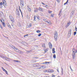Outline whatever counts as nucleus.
I'll return each mask as SVG.
<instances>
[{
	"label": "nucleus",
	"mask_w": 77,
	"mask_h": 77,
	"mask_svg": "<svg viewBox=\"0 0 77 77\" xmlns=\"http://www.w3.org/2000/svg\"><path fill=\"white\" fill-rule=\"evenodd\" d=\"M9 46L12 48L14 49V50H18V51H17V52L19 53H20V54H23V52L22 51L18 49V48L15 47L14 46L12 45H10Z\"/></svg>",
	"instance_id": "nucleus-1"
},
{
	"label": "nucleus",
	"mask_w": 77,
	"mask_h": 77,
	"mask_svg": "<svg viewBox=\"0 0 77 77\" xmlns=\"http://www.w3.org/2000/svg\"><path fill=\"white\" fill-rule=\"evenodd\" d=\"M54 35L55 40V41H57V36L58 35V34H57V32L56 31H55L54 32Z\"/></svg>",
	"instance_id": "nucleus-2"
},
{
	"label": "nucleus",
	"mask_w": 77,
	"mask_h": 77,
	"mask_svg": "<svg viewBox=\"0 0 77 77\" xmlns=\"http://www.w3.org/2000/svg\"><path fill=\"white\" fill-rule=\"evenodd\" d=\"M9 18L10 20H11V21H12V23H14V17H12V16L10 15L9 16Z\"/></svg>",
	"instance_id": "nucleus-3"
},
{
	"label": "nucleus",
	"mask_w": 77,
	"mask_h": 77,
	"mask_svg": "<svg viewBox=\"0 0 77 77\" xmlns=\"http://www.w3.org/2000/svg\"><path fill=\"white\" fill-rule=\"evenodd\" d=\"M20 0V5L21 7L23 8L24 7V1L21 0Z\"/></svg>",
	"instance_id": "nucleus-4"
},
{
	"label": "nucleus",
	"mask_w": 77,
	"mask_h": 77,
	"mask_svg": "<svg viewBox=\"0 0 77 77\" xmlns=\"http://www.w3.org/2000/svg\"><path fill=\"white\" fill-rule=\"evenodd\" d=\"M3 21H4V20L3 19H2H2H0V21L1 22V23H2V25L4 27H5L6 26V24H5V23L4 22H3Z\"/></svg>",
	"instance_id": "nucleus-5"
},
{
	"label": "nucleus",
	"mask_w": 77,
	"mask_h": 77,
	"mask_svg": "<svg viewBox=\"0 0 77 77\" xmlns=\"http://www.w3.org/2000/svg\"><path fill=\"white\" fill-rule=\"evenodd\" d=\"M71 23L70 21L68 22L67 23V25L65 26V27L66 28H67V27H69V25H70V24H71Z\"/></svg>",
	"instance_id": "nucleus-6"
},
{
	"label": "nucleus",
	"mask_w": 77,
	"mask_h": 77,
	"mask_svg": "<svg viewBox=\"0 0 77 77\" xmlns=\"http://www.w3.org/2000/svg\"><path fill=\"white\" fill-rule=\"evenodd\" d=\"M16 13L17 15L18 16H19L20 15V11H18V9L16 8Z\"/></svg>",
	"instance_id": "nucleus-7"
},
{
	"label": "nucleus",
	"mask_w": 77,
	"mask_h": 77,
	"mask_svg": "<svg viewBox=\"0 0 77 77\" xmlns=\"http://www.w3.org/2000/svg\"><path fill=\"white\" fill-rule=\"evenodd\" d=\"M3 4H4L3 5L4 6H6V1L5 0H3Z\"/></svg>",
	"instance_id": "nucleus-8"
},
{
	"label": "nucleus",
	"mask_w": 77,
	"mask_h": 77,
	"mask_svg": "<svg viewBox=\"0 0 77 77\" xmlns=\"http://www.w3.org/2000/svg\"><path fill=\"white\" fill-rule=\"evenodd\" d=\"M49 47L50 49H52V48L53 47V46H52V44L51 42L49 43Z\"/></svg>",
	"instance_id": "nucleus-9"
},
{
	"label": "nucleus",
	"mask_w": 77,
	"mask_h": 77,
	"mask_svg": "<svg viewBox=\"0 0 77 77\" xmlns=\"http://www.w3.org/2000/svg\"><path fill=\"white\" fill-rule=\"evenodd\" d=\"M75 54L73 53L72 54V58H73V59H75Z\"/></svg>",
	"instance_id": "nucleus-10"
},
{
	"label": "nucleus",
	"mask_w": 77,
	"mask_h": 77,
	"mask_svg": "<svg viewBox=\"0 0 77 77\" xmlns=\"http://www.w3.org/2000/svg\"><path fill=\"white\" fill-rule=\"evenodd\" d=\"M72 30L71 29H70L69 30L68 33V35H69V36H70L71 35V31Z\"/></svg>",
	"instance_id": "nucleus-11"
},
{
	"label": "nucleus",
	"mask_w": 77,
	"mask_h": 77,
	"mask_svg": "<svg viewBox=\"0 0 77 77\" xmlns=\"http://www.w3.org/2000/svg\"><path fill=\"white\" fill-rule=\"evenodd\" d=\"M74 14V11H72L71 12V14L70 15V17H72L73 16V14Z\"/></svg>",
	"instance_id": "nucleus-12"
},
{
	"label": "nucleus",
	"mask_w": 77,
	"mask_h": 77,
	"mask_svg": "<svg viewBox=\"0 0 77 77\" xmlns=\"http://www.w3.org/2000/svg\"><path fill=\"white\" fill-rule=\"evenodd\" d=\"M27 9L28 10V11L29 12H31V9H30V8H29V6H27Z\"/></svg>",
	"instance_id": "nucleus-13"
},
{
	"label": "nucleus",
	"mask_w": 77,
	"mask_h": 77,
	"mask_svg": "<svg viewBox=\"0 0 77 77\" xmlns=\"http://www.w3.org/2000/svg\"><path fill=\"white\" fill-rule=\"evenodd\" d=\"M38 10L39 11H41V12H42L43 11V9H42L41 7H39L38 8Z\"/></svg>",
	"instance_id": "nucleus-14"
},
{
	"label": "nucleus",
	"mask_w": 77,
	"mask_h": 77,
	"mask_svg": "<svg viewBox=\"0 0 77 77\" xmlns=\"http://www.w3.org/2000/svg\"><path fill=\"white\" fill-rule=\"evenodd\" d=\"M7 24L8 27H9V28H10V29H12V28L11 27V25H10V24H9V23H8Z\"/></svg>",
	"instance_id": "nucleus-15"
},
{
	"label": "nucleus",
	"mask_w": 77,
	"mask_h": 77,
	"mask_svg": "<svg viewBox=\"0 0 77 77\" xmlns=\"http://www.w3.org/2000/svg\"><path fill=\"white\" fill-rule=\"evenodd\" d=\"M38 11V9L36 8L34 11V12H37Z\"/></svg>",
	"instance_id": "nucleus-16"
},
{
	"label": "nucleus",
	"mask_w": 77,
	"mask_h": 77,
	"mask_svg": "<svg viewBox=\"0 0 77 77\" xmlns=\"http://www.w3.org/2000/svg\"><path fill=\"white\" fill-rule=\"evenodd\" d=\"M30 52H32V50H31L26 51V53H30Z\"/></svg>",
	"instance_id": "nucleus-17"
},
{
	"label": "nucleus",
	"mask_w": 77,
	"mask_h": 77,
	"mask_svg": "<svg viewBox=\"0 0 77 77\" xmlns=\"http://www.w3.org/2000/svg\"><path fill=\"white\" fill-rule=\"evenodd\" d=\"M42 47H44V48H45V44H42Z\"/></svg>",
	"instance_id": "nucleus-18"
},
{
	"label": "nucleus",
	"mask_w": 77,
	"mask_h": 77,
	"mask_svg": "<svg viewBox=\"0 0 77 77\" xmlns=\"http://www.w3.org/2000/svg\"><path fill=\"white\" fill-rule=\"evenodd\" d=\"M14 62H18V63L20 62V61L18 60H14Z\"/></svg>",
	"instance_id": "nucleus-19"
},
{
	"label": "nucleus",
	"mask_w": 77,
	"mask_h": 77,
	"mask_svg": "<svg viewBox=\"0 0 77 77\" xmlns=\"http://www.w3.org/2000/svg\"><path fill=\"white\" fill-rule=\"evenodd\" d=\"M11 59L10 58H8L7 60V61H11Z\"/></svg>",
	"instance_id": "nucleus-20"
},
{
	"label": "nucleus",
	"mask_w": 77,
	"mask_h": 77,
	"mask_svg": "<svg viewBox=\"0 0 77 77\" xmlns=\"http://www.w3.org/2000/svg\"><path fill=\"white\" fill-rule=\"evenodd\" d=\"M4 59H5L6 60H7L8 59V57H5L4 58Z\"/></svg>",
	"instance_id": "nucleus-21"
},
{
	"label": "nucleus",
	"mask_w": 77,
	"mask_h": 77,
	"mask_svg": "<svg viewBox=\"0 0 77 77\" xmlns=\"http://www.w3.org/2000/svg\"><path fill=\"white\" fill-rule=\"evenodd\" d=\"M54 59H56V55L54 54L53 56Z\"/></svg>",
	"instance_id": "nucleus-22"
},
{
	"label": "nucleus",
	"mask_w": 77,
	"mask_h": 77,
	"mask_svg": "<svg viewBox=\"0 0 77 77\" xmlns=\"http://www.w3.org/2000/svg\"><path fill=\"white\" fill-rule=\"evenodd\" d=\"M0 14L1 15V17H2V16L3 15V13L2 12L0 13Z\"/></svg>",
	"instance_id": "nucleus-23"
},
{
	"label": "nucleus",
	"mask_w": 77,
	"mask_h": 77,
	"mask_svg": "<svg viewBox=\"0 0 77 77\" xmlns=\"http://www.w3.org/2000/svg\"><path fill=\"white\" fill-rule=\"evenodd\" d=\"M0 57H2V59H4L5 58V57H3V56L2 55H0Z\"/></svg>",
	"instance_id": "nucleus-24"
},
{
	"label": "nucleus",
	"mask_w": 77,
	"mask_h": 77,
	"mask_svg": "<svg viewBox=\"0 0 77 77\" xmlns=\"http://www.w3.org/2000/svg\"><path fill=\"white\" fill-rule=\"evenodd\" d=\"M2 68L3 70V71H5L6 70V69H5L4 68H3V67H2Z\"/></svg>",
	"instance_id": "nucleus-25"
},
{
	"label": "nucleus",
	"mask_w": 77,
	"mask_h": 77,
	"mask_svg": "<svg viewBox=\"0 0 77 77\" xmlns=\"http://www.w3.org/2000/svg\"><path fill=\"white\" fill-rule=\"evenodd\" d=\"M28 27H32V23H30Z\"/></svg>",
	"instance_id": "nucleus-26"
},
{
	"label": "nucleus",
	"mask_w": 77,
	"mask_h": 77,
	"mask_svg": "<svg viewBox=\"0 0 77 77\" xmlns=\"http://www.w3.org/2000/svg\"><path fill=\"white\" fill-rule=\"evenodd\" d=\"M44 72H48V70H45L44 71Z\"/></svg>",
	"instance_id": "nucleus-27"
},
{
	"label": "nucleus",
	"mask_w": 77,
	"mask_h": 77,
	"mask_svg": "<svg viewBox=\"0 0 77 77\" xmlns=\"http://www.w3.org/2000/svg\"><path fill=\"white\" fill-rule=\"evenodd\" d=\"M75 31H76V32H77V28L76 26H75Z\"/></svg>",
	"instance_id": "nucleus-28"
},
{
	"label": "nucleus",
	"mask_w": 77,
	"mask_h": 77,
	"mask_svg": "<svg viewBox=\"0 0 77 77\" xmlns=\"http://www.w3.org/2000/svg\"><path fill=\"white\" fill-rule=\"evenodd\" d=\"M36 17L37 19L38 20H39V16H36Z\"/></svg>",
	"instance_id": "nucleus-29"
},
{
	"label": "nucleus",
	"mask_w": 77,
	"mask_h": 77,
	"mask_svg": "<svg viewBox=\"0 0 77 77\" xmlns=\"http://www.w3.org/2000/svg\"><path fill=\"white\" fill-rule=\"evenodd\" d=\"M43 21H44L45 22H46V23H48V21H47L45 19H44Z\"/></svg>",
	"instance_id": "nucleus-30"
},
{
	"label": "nucleus",
	"mask_w": 77,
	"mask_h": 77,
	"mask_svg": "<svg viewBox=\"0 0 77 77\" xmlns=\"http://www.w3.org/2000/svg\"><path fill=\"white\" fill-rule=\"evenodd\" d=\"M68 1H67L64 4V5H66V4L67 3H68Z\"/></svg>",
	"instance_id": "nucleus-31"
},
{
	"label": "nucleus",
	"mask_w": 77,
	"mask_h": 77,
	"mask_svg": "<svg viewBox=\"0 0 77 77\" xmlns=\"http://www.w3.org/2000/svg\"><path fill=\"white\" fill-rule=\"evenodd\" d=\"M38 36H41V33H39L38 35Z\"/></svg>",
	"instance_id": "nucleus-32"
},
{
	"label": "nucleus",
	"mask_w": 77,
	"mask_h": 77,
	"mask_svg": "<svg viewBox=\"0 0 77 77\" xmlns=\"http://www.w3.org/2000/svg\"><path fill=\"white\" fill-rule=\"evenodd\" d=\"M34 21H36V20H36V16H34Z\"/></svg>",
	"instance_id": "nucleus-33"
},
{
	"label": "nucleus",
	"mask_w": 77,
	"mask_h": 77,
	"mask_svg": "<svg viewBox=\"0 0 77 77\" xmlns=\"http://www.w3.org/2000/svg\"><path fill=\"white\" fill-rule=\"evenodd\" d=\"M36 32L37 33H39L40 32H41V31L39 30H38L36 31Z\"/></svg>",
	"instance_id": "nucleus-34"
},
{
	"label": "nucleus",
	"mask_w": 77,
	"mask_h": 77,
	"mask_svg": "<svg viewBox=\"0 0 77 77\" xmlns=\"http://www.w3.org/2000/svg\"><path fill=\"white\" fill-rule=\"evenodd\" d=\"M51 72H54V70L53 69H51Z\"/></svg>",
	"instance_id": "nucleus-35"
},
{
	"label": "nucleus",
	"mask_w": 77,
	"mask_h": 77,
	"mask_svg": "<svg viewBox=\"0 0 77 77\" xmlns=\"http://www.w3.org/2000/svg\"><path fill=\"white\" fill-rule=\"evenodd\" d=\"M57 3H60V0H56Z\"/></svg>",
	"instance_id": "nucleus-36"
},
{
	"label": "nucleus",
	"mask_w": 77,
	"mask_h": 77,
	"mask_svg": "<svg viewBox=\"0 0 77 77\" xmlns=\"http://www.w3.org/2000/svg\"><path fill=\"white\" fill-rule=\"evenodd\" d=\"M5 73L6 74H7V75H8V71H7L6 70V71H5Z\"/></svg>",
	"instance_id": "nucleus-37"
},
{
	"label": "nucleus",
	"mask_w": 77,
	"mask_h": 77,
	"mask_svg": "<svg viewBox=\"0 0 77 77\" xmlns=\"http://www.w3.org/2000/svg\"><path fill=\"white\" fill-rule=\"evenodd\" d=\"M50 63V62H46V64H48L49 63Z\"/></svg>",
	"instance_id": "nucleus-38"
},
{
	"label": "nucleus",
	"mask_w": 77,
	"mask_h": 77,
	"mask_svg": "<svg viewBox=\"0 0 77 77\" xmlns=\"http://www.w3.org/2000/svg\"><path fill=\"white\" fill-rule=\"evenodd\" d=\"M76 33H77V32H76V31L75 32H74V35H76Z\"/></svg>",
	"instance_id": "nucleus-39"
},
{
	"label": "nucleus",
	"mask_w": 77,
	"mask_h": 77,
	"mask_svg": "<svg viewBox=\"0 0 77 77\" xmlns=\"http://www.w3.org/2000/svg\"><path fill=\"white\" fill-rule=\"evenodd\" d=\"M53 16H54V14H51V17H53Z\"/></svg>",
	"instance_id": "nucleus-40"
},
{
	"label": "nucleus",
	"mask_w": 77,
	"mask_h": 77,
	"mask_svg": "<svg viewBox=\"0 0 77 77\" xmlns=\"http://www.w3.org/2000/svg\"><path fill=\"white\" fill-rule=\"evenodd\" d=\"M3 3L2 2H1L0 3V6H2V5H3Z\"/></svg>",
	"instance_id": "nucleus-41"
},
{
	"label": "nucleus",
	"mask_w": 77,
	"mask_h": 77,
	"mask_svg": "<svg viewBox=\"0 0 77 77\" xmlns=\"http://www.w3.org/2000/svg\"><path fill=\"white\" fill-rule=\"evenodd\" d=\"M51 12H52L51 11H48V13H49V14H51Z\"/></svg>",
	"instance_id": "nucleus-42"
},
{
	"label": "nucleus",
	"mask_w": 77,
	"mask_h": 77,
	"mask_svg": "<svg viewBox=\"0 0 77 77\" xmlns=\"http://www.w3.org/2000/svg\"><path fill=\"white\" fill-rule=\"evenodd\" d=\"M61 71H62V72L63 71V68H62V67H61Z\"/></svg>",
	"instance_id": "nucleus-43"
},
{
	"label": "nucleus",
	"mask_w": 77,
	"mask_h": 77,
	"mask_svg": "<svg viewBox=\"0 0 77 77\" xmlns=\"http://www.w3.org/2000/svg\"><path fill=\"white\" fill-rule=\"evenodd\" d=\"M48 72H51V69H48Z\"/></svg>",
	"instance_id": "nucleus-44"
},
{
	"label": "nucleus",
	"mask_w": 77,
	"mask_h": 77,
	"mask_svg": "<svg viewBox=\"0 0 77 77\" xmlns=\"http://www.w3.org/2000/svg\"><path fill=\"white\" fill-rule=\"evenodd\" d=\"M55 49L54 48H53L52 49V51H55Z\"/></svg>",
	"instance_id": "nucleus-45"
},
{
	"label": "nucleus",
	"mask_w": 77,
	"mask_h": 77,
	"mask_svg": "<svg viewBox=\"0 0 77 77\" xmlns=\"http://www.w3.org/2000/svg\"><path fill=\"white\" fill-rule=\"evenodd\" d=\"M0 27L2 29H3V28H2L3 27H2V26L1 25H0Z\"/></svg>",
	"instance_id": "nucleus-46"
},
{
	"label": "nucleus",
	"mask_w": 77,
	"mask_h": 77,
	"mask_svg": "<svg viewBox=\"0 0 77 77\" xmlns=\"http://www.w3.org/2000/svg\"><path fill=\"white\" fill-rule=\"evenodd\" d=\"M56 53V51H53L52 52V53Z\"/></svg>",
	"instance_id": "nucleus-47"
},
{
	"label": "nucleus",
	"mask_w": 77,
	"mask_h": 77,
	"mask_svg": "<svg viewBox=\"0 0 77 77\" xmlns=\"http://www.w3.org/2000/svg\"><path fill=\"white\" fill-rule=\"evenodd\" d=\"M63 71H61V74H62V75H63Z\"/></svg>",
	"instance_id": "nucleus-48"
},
{
	"label": "nucleus",
	"mask_w": 77,
	"mask_h": 77,
	"mask_svg": "<svg viewBox=\"0 0 77 77\" xmlns=\"http://www.w3.org/2000/svg\"><path fill=\"white\" fill-rule=\"evenodd\" d=\"M42 5H45V4H44V3L42 2Z\"/></svg>",
	"instance_id": "nucleus-49"
},
{
	"label": "nucleus",
	"mask_w": 77,
	"mask_h": 77,
	"mask_svg": "<svg viewBox=\"0 0 77 77\" xmlns=\"http://www.w3.org/2000/svg\"><path fill=\"white\" fill-rule=\"evenodd\" d=\"M42 64H46V62H45L44 63H42Z\"/></svg>",
	"instance_id": "nucleus-50"
},
{
	"label": "nucleus",
	"mask_w": 77,
	"mask_h": 77,
	"mask_svg": "<svg viewBox=\"0 0 77 77\" xmlns=\"http://www.w3.org/2000/svg\"><path fill=\"white\" fill-rule=\"evenodd\" d=\"M60 14H61V11H60V12L59 13V14H58V15H60Z\"/></svg>",
	"instance_id": "nucleus-51"
},
{
	"label": "nucleus",
	"mask_w": 77,
	"mask_h": 77,
	"mask_svg": "<svg viewBox=\"0 0 77 77\" xmlns=\"http://www.w3.org/2000/svg\"><path fill=\"white\" fill-rule=\"evenodd\" d=\"M57 72H59V69H57Z\"/></svg>",
	"instance_id": "nucleus-52"
},
{
	"label": "nucleus",
	"mask_w": 77,
	"mask_h": 77,
	"mask_svg": "<svg viewBox=\"0 0 77 77\" xmlns=\"http://www.w3.org/2000/svg\"><path fill=\"white\" fill-rule=\"evenodd\" d=\"M44 77H50L49 76H45Z\"/></svg>",
	"instance_id": "nucleus-53"
},
{
	"label": "nucleus",
	"mask_w": 77,
	"mask_h": 77,
	"mask_svg": "<svg viewBox=\"0 0 77 77\" xmlns=\"http://www.w3.org/2000/svg\"><path fill=\"white\" fill-rule=\"evenodd\" d=\"M52 77H55V75H53Z\"/></svg>",
	"instance_id": "nucleus-54"
},
{
	"label": "nucleus",
	"mask_w": 77,
	"mask_h": 77,
	"mask_svg": "<svg viewBox=\"0 0 77 77\" xmlns=\"http://www.w3.org/2000/svg\"><path fill=\"white\" fill-rule=\"evenodd\" d=\"M45 5H45V6L46 7V6H47L48 7V5L46 4H45Z\"/></svg>",
	"instance_id": "nucleus-55"
},
{
	"label": "nucleus",
	"mask_w": 77,
	"mask_h": 77,
	"mask_svg": "<svg viewBox=\"0 0 77 77\" xmlns=\"http://www.w3.org/2000/svg\"><path fill=\"white\" fill-rule=\"evenodd\" d=\"M19 9L20 10V11H21V9H20V7L19 6Z\"/></svg>",
	"instance_id": "nucleus-56"
},
{
	"label": "nucleus",
	"mask_w": 77,
	"mask_h": 77,
	"mask_svg": "<svg viewBox=\"0 0 77 77\" xmlns=\"http://www.w3.org/2000/svg\"><path fill=\"white\" fill-rule=\"evenodd\" d=\"M21 15H22V17H23V13H21Z\"/></svg>",
	"instance_id": "nucleus-57"
},
{
	"label": "nucleus",
	"mask_w": 77,
	"mask_h": 77,
	"mask_svg": "<svg viewBox=\"0 0 77 77\" xmlns=\"http://www.w3.org/2000/svg\"><path fill=\"white\" fill-rule=\"evenodd\" d=\"M43 67H44V66H40V68H43Z\"/></svg>",
	"instance_id": "nucleus-58"
},
{
	"label": "nucleus",
	"mask_w": 77,
	"mask_h": 77,
	"mask_svg": "<svg viewBox=\"0 0 77 77\" xmlns=\"http://www.w3.org/2000/svg\"><path fill=\"white\" fill-rule=\"evenodd\" d=\"M35 66H38V65H37L35 64Z\"/></svg>",
	"instance_id": "nucleus-59"
},
{
	"label": "nucleus",
	"mask_w": 77,
	"mask_h": 77,
	"mask_svg": "<svg viewBox=\"0 0 77 77\" xmlns=\"http://www.w3.org/2000/svg\"><path fill=\"white\" fill-rule=\"evenodd\" d=\"M70 69H72V68H71V66H70Z\"/></svg>",
	"instance_id": "nucleus-60"
},
{
	"label": "nucleus",
	"mask_w": 77,
	"mask_h": 77,
	"mask_svg": "<svg viewBox=\"0 0 77 77\" xmlns=\"http://www.w3.org/2000/svg\"><path fill=\"white\" fill-rule=\"evenodd\" d=\"M28 35H29L27 34L26 35H25V36H28Z\"/></svg>",
	"instance_id": "nucleus-61"
},
{
	"label": "nucleus",
	"mask_w": 77,
	"mask_h": 77,
	"mask_svg": "<svg viewBox=\"0 0 77 77\" xmlns=\"http://www.w3.org/2000/svg\"><path fill=\"white\" fill-rule=\"evenodd\" d=\"M71 70L72 71H73V70H72V69H71Z\"/></svg>",
	"instance_id": "nucleus-62"
},
{
	"label": "nucleus",
	"mask_w": 77,
	"mask_h": 77,
	"mask_svg": "<svg viewBox=\"0 0 77 77\" xmlns=\"http://www.w3.org/2000/svg\"><path fill=\"white\" fill-rule=\"evenodd\" d=\"M48 24L49 23V24H50V23L49 22H48Z\"/></svg>",
	"instance_id": "nucleus-63"
},
{
	"label": "nucleus",
	"mask_w": 77,
	"mask_h": 77,
	"mask_svg": "<svg viewBox=\"0 0 77 77\" xmlns=\"http://www.w3.org/2000/svg\"><path fill=\"white\" fill-rule=\"evenodd\" d=\"M38 69H41V68H38Z\"/></svg>",
	"instance_id": "nucleus-64"
}]
</instances>
